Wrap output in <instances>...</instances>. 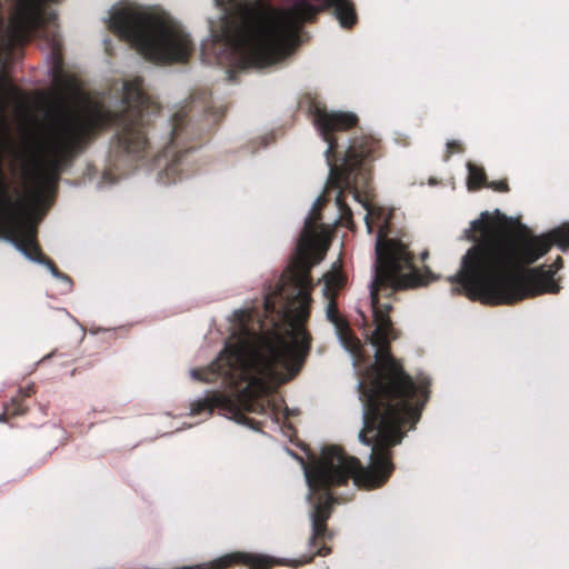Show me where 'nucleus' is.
<instances>
[{"label": "nucleus", "instance_id": "9b49d317", "mask_svg": "<svg viewBox=\"0 0 569 569\" xmlns=\"http://www.w3.org/2000/svg\"><path fill=\"white\" fill-rule=\"evenodd\" d=\"M468 188L471 190H477L482 187H486V173L481 167H478L473 163H468Z\"/></svg>", "mask_w": 569, "mask_h": 569}, {"label": "nucleus", "instance_id": "9d476101", "mask_svg": "<svg viewBox=\"0 0 569 569\" xmlns=\"http://www.w3.org/2000/svg\"><path fill=\"white\" fill-rule=\"evenodd\" d=\"M326 7H331L332 12L345 28L352 27L357 21L356 11L352 2H323Z\"/></svg>", "mask_w": 569, "mask_h": 569}, {"label": "nucleus", "instance_id": "39448f33", "mask_svg": "<svg viewBox=\"0 0 569 569\" xmlns=\"http://www.w3.org/2000/svg\"><path fill=\"white\" fill-rule=\"evenodd\" d=\"M222 14L221 37L248 64L267 67L284 59L298 43L302 23L318 9L311 2H292L278 10L268 2H216Z\"/></svg>", "mask_w": 569, "mask_h": 569}, {"label": "nucleus", "instance_id": "4468645a", "mask_svg": "<svg viewBox=\"0 0 569 569\" xmlns=\"http://www.w3.org/2000/svg\"><path fill=\"white\" fill-rule=\"evenodd\" d=\"M449 154L461 151L460 142L457 140L449 141L447 143Z\"/></svg>", "mask_w": 569, "mask_h": 569}, {"label": "nucleus", "instance_id": "ddd939ff", "mask_svg": "<svg viewBox=\"0 0 569 569\" xmlns=\"http://www.w3.org/2000/svg\"><path fill=\"white\" fill-rule=\"evenodd\" d=\"M486 187L491 188L496 191H501V192L508 190V184H507V181H505V180L492 181V182L486 183Z\"/></svg>", "mask_w": 569, "mask_h": 569}, {"label": "nucleus", "instance_id": "f257e3e1", "mask_svg": "<svg viewBox=\"0 0 569 569\" xmlns=\"http://www.w3.org/2000/svg\"><path fill=\"white\" fill-rule=\"evenodd\" d=\"M44 3L14 2L4 10L0 2V236L33 261H40L41 256L36 224L53 199L63 162L91 131L111 123L122 127L120 139L129 152L142 150L147 144L142 123L150 108L138 77L123 84L127 109L114 117L102 103L84 96L74 77L58 74L47 99V122L19 153L21 183L9 181L3 171L6 110L18 92L7 69L14 48L34 34L54 33L56 17Z\"/></svg>", "mask_w": 569, "mask_h": 569}, {"label": "nucleus", "instance_id": "6ab92c4d", "mask_svg": "<svg viewBox=\"0 0 569 569\" xmlns=\"http://www.w3.org/2000/svg\"><path fill=\"white\" fill-rule=\"evenodd\" d=\"M428 257V252L422 253V259L425 260Z\"/></svg>", "mask_w": 569, "mask_h": 569}, {"label": "nucleus", "instance_id": "a211bd4d", "mask_svg": "<svg viewBox=\"0 0 569 569\" xmlns=\"http://www.w3.org/2000/svg\"><path fill=\"white\" fill-rule=\"evenodd\" d=\"M49 267H50L51 272H52L54 276H57V274H58V272H57V270L54 269L53 264H52V263H49Z\"/></svg>", "mask_w": 569, "mask_h": 569}, {"label": "nucleus", "instance_id": "7ed1b4c3", "mask_svg": "<svg viewBox=\"0 0 569 569\" xmlns=\"http://www.w3.org/2000/svg\"><path fill=\"white\" fill-rule=\"evenodd\" d=\"M328 246V228L308 219L291 267L277 290L264 298L263 319L256 321L252 310L233 313L230 340L214 367L237 392H210L192 403V415L213 409L263 412L269 402L264 396L297 375L311 342L305 328L312 288L310 270L323 259Z\"/></svg>", "mask_w": 569, "mask_h": 569}, {"label": "nucleus", "instance_id": "f3484780", "mask_svg": "<svg viewBox=\"0 0 569 569\" xmlns=\"http://www.w3.org/2000/svg\"><path fill=\"white\" fill-rule=\"evenodd\" d=\"M191 376H192V378H194V379H198V380H204L202 377H200V375H199V371H198V370H192V371H191Z\"/></svg>", "mask_w": 569, "mask_h": 569}, {"label": "nucleus", "instance_id": "f03ea898", "mask_svg": "<svg viewBox=\"0 0 569 569\" xmlns=\"http://www.w3.org/2000/svg\"><path fill=\"white\" fill-rule=\"evenodd\" d=\"M376 253V274L370 288L375 323L370 343L376 349V362L365 386L363 428L359 433L362 443L372 445L371 462L362 467L358 459L346 456L340 448L329 447L306 469L310 499L315 502L310 545L316 551L312 556L291 560L293 567L309 562L316 555L330 553V548L325 545L326 521L333 503L329 487L342 485L350 478L356 486L365 488L385 483L393 469L389 447L399 443L405 432L418 421L428 398V383L413 381L390 352V343L399 333L389 317L391 305L381 302L379 292L427 284L435 277L427 269L418 270L407 246L397 239L377 238Z\"/></svg>", "mask_w": 569, "mask_h": 569}, {"label": "nucleus", "instance_id": "f8f14e48", "mask_svg": "<svg viewBox=\"0 0 569 569\" xmlns=\"http://www.w3.org/2000/svg\"><path fill=\"white\" fill-rule=\"evenodd\" d=\"M363 207L367 210L366 214V223L369 232H372L373 229V220L376 216V209L370 207L367 202H363Z\"/></svg>", "mask_w": 569, "mask_h": 569}, {"label": "nucleus", "instance_id": "dca6fc26", "mask_svg": "<svg viewBox=\"0 0 569 569\" xmlns=\"http://www.w3.org/2000/svg\"><path fill=\"white\" fill-rule=\"evenodd\" d=\"M179 120H180V114L176 113L174 118H173V122H174V124H173V133L174 134H177V132H178V126H179L178 122H179Z\"/></svg>", "mask_w": 569, "mask_h": 569}, {"label": "nucleus", "instance_id": "20e7f679", "mask_svg": "<svg viewBox=\"0 0 569 569\" xmlns=\"http://www.w3.org/2000/svg\"><path fill=\"white\" fill-rule=\"evenodd\" d=\"M467 237L475 244L452 280L462 284L470 299L498 306L558 292L553 270L546 266L527 269L546 254V243L508 241V226L488 214L471 223Z\"/></svg>", "mask_w": 569, "mask_h": 569}, {"label": "nucleus", "instance_id": "423d86ee", "mask_svg": "<svg viewBox=\"0 0 569 569\" xmlns=\"http://www.w3.org/2000/svg\"><path fill=\"white\" fill-rule=\"evenodd\" d=\"M109 28L152 61L182 62L193 50L183 27L162 11L149 12L130 4H116Z\"/></svg>", "mask_w": 569, "mask_h": 569}, {"label": "nucleus", "instance_id": "0eeeda50", "mask_svg": "<svg viewBox=\"0 0 569 569\" xmlns=\"http://www.w3.org/2000/svg\"><path fill=\"white\" fill-rule=\"evenodd\" d=\"M313 122L323 140L328 143L326 156L330 167V174L327 189L338 190L336 203L340 210H345L343 191H356L359 178L367 181L368 172L365 168V162L377 151L379 143L371 137L355 139L346 153L342 164L337 166L331 161V156L337 147V141L331 134L336 131H346L353 128L358 123V117L352 112L328 111L325 108L316 107L313 110ZM353 197L358 199V193L353 192Z\"/></svg>", "mask_w": 569, "mask_h": 569}, {"label": "nucleus", "instance_id": "2eb2a0df", "mask_svg": "<svg viewBox=\"0 0 569 569\" xmlns=\"http://www.w3.org/2000/svg\"><path fill=\"white\" fill-rule=\"evenodd\" d=\"M561 267H562V259L560 257H558L557 260L552 264L546 267V269H551L556 273Z\"/></svg>", "mask_w": 569, "mask_h": 569}, {"label": "nucleus", "instance_id": "6e6552de", "mask_svg": "<svg viewBox=\"0 0 569 569\" xmlns=\"http://www.w3.org/2000/svg\"><path fill=\"white\" fill-rule=\"evenodd\" d=\"M346 278L340 269L333 267L332 270L323 276V297L328 300L326 315L330 322L333 323L339 340L343 347L355 357L360 356L361 343L352 335L345 318L339 315L336 306V296L343 288Z\"/></svg>", "mask_w": 569, "mask_h": 569}, {"label": "nucleus", "instance_id": "1a4fd4ad", "mask_svg": "<svg viewBox=\"0 0 569 569\" xmlns=\"http://www.w3.org/2000/svg\"><path fill=\"white\" fill-rule=\"evenodd\" d=\"M508 241L518 246H520L521 241H532L535 243L540 241L541 243H546V253L553 244L565 250L569 248V224H563L539 236L532 234L528 230L511 231L508 228Z\"/></svg>", "mask_w": 569, "mask_h": 569}]
</instances>
